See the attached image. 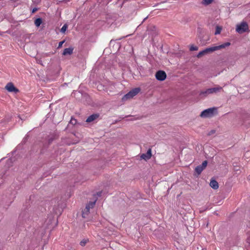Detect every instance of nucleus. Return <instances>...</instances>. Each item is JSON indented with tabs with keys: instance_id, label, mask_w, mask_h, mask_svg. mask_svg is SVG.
Instances as JSON below:
<instances>
[{
	"instance_id": "obj_20",
	"label": "nucleus",
	"mask_w": 250,
	"mask_h": 250,
	"mask_svg": "<svg viewBox=\"0 0 250 250\" xmlns=\"http://www.w3.org/2000/svg\"><path fill=\"white\" fill-rule=\"evenodd\" d=\"M86 240H83L80 242V245L82 246H84L85 244H86Z\"/></svg>"
},
{
	"instance_id": "obj_4",
	"label": "nucleus",
	"mask_w": 250,
	"mask_h": 250,
	"mask_svg": "<svg viewBox=\"0 0 250 250\" xmlns=\"http://www.w3.org/2000/svg\"><path fill=\"white\" fill-rule=\"evenodd\" d=\"M216 108H210L202 111L200 114V116L203 118H210L214 116V112Z\"/></svg>"
},
{
	"instance_id": "obj_25",
	"label": "nucleus",
	"mask_w": 250,
	"mask_h": 250,
	"mask_svg": "<svg viewBox=\"0 0 250 250\" xmlns=\"http://www.w3.org/2000/svg\"><path fill=\"white\" fill-rule=\"evenodd\" d=\"M37 9L36 8L33 9V10H32V13L35 12L37 11Z\"/></svg>"
},
{
	"instance_id": "obj_10",
	"label": "nucleus",
	"mask_w": 250,
	"mask_h": 250,
	"mask_svg": "<svg viewBox=\"0 0 250 250\" xmlns=\"http://www.w3.org/2000/svg\"><path fill=\"white\" fill-rule=\"evenodd\" d=\"M210 186L214 189H217L219 188L218 182L215 180H211L209 184Z\"/></svg>"
},
{
	"instance_id": "obj_5",
	"label": "nucleus",
	"mask_w": 250,
	"mask_h": 250,
	"mask_svg": "<svg viewBox=\"0 0 250 250\" xmlns=\"http://www.w3.org/2000/svg\"><path fill=\"white\" fill-rule=\"evenodd\" d=\"M221 90H222V87L220 86H218L215 87L208 88L205 91L202 92L201 94L208 95L209 94H212L214 93L220 92Z\"/></svg>"
},
{
	"instance_id": "obj_12",
	"label": "nucleus",
	"mask_w": 250,
	"mask_h": 250,
	"mask_svg": "<svg viewBox=\"0 0 250 250\" xmlns=\"http://www.w3.org/2000/svg\"><path fill=\"white\" fill-rule=\"evenodd\" d=\"M98 117V114H92L87 118L86 122L87 123L91 122L96 120Z\"/></svg>"
},
{
	"instance_id": "obj_22",
	"label": "nucleus",
	"mask_w": 250,
	"mask_h": 250,
	"mask_svg": "<svg viewBox=\"0 0 250 250\" xmlns=\"http://www.w3.org/2000/svg\"><path fill=\"white\" fill-rule=\"evenodd\" d=\"M215 133V130H211V131L208 133V135H210L211 134H213V133Z\"/></svg>"
},
{
	"instance_id": "obj_17",
	"label": "nucleus",
	"mask_w": 250,
	"mask_h": 250,
	"mask_svg": "<svg viewBox=\"0 0 250 250\" xmlns=\"http://www.w3.org/2000/svg\"><path fill=\"white\" fill-rule=\"evenodd\" d=\"M213 0H204L203 3L205 5H208L212 2Z\"/></svg>"
},
{
	"instance_id": "obj_21",
	"label": "nucleus",
	"mask_w": 250,
	"mask_h": 250,
	"mask_svg": "<svg viewBox=\"0 0 250 250\" xmlns=\"http://www.w3.org/2000/svg\"><path fill=\"white\" fill-rule=\"evenodd\" d=\"M64 42V41H62V42H60L59 43V45H58V48H61L62 47L63 43Z\"/></svg>"
},
{
	"instance_id": "obj_6",
	"label": "nucleus",
	"mask_w": 250,
	"mask_h": 250,
	"mask_svg": "<svg viewBox=\"0 0 250 250\" xmlns=\"http://www.w3.org/2000/svg\"><path fill=\"white\" fill-rule=\"evenodd\" d=\"M155 77L158 80L162 81L166 79L167 75L165 71L159 70L156 72Z\"/></svg>"
},
{
	"instance_id": "obj_2",
	"label": "nucleus",
	"mask_w": 250,
	"mask_h": 250,
	"mask_svg": "<svg viewBox=\"0 0 250 250\" xmlns=\"http://www.w3.org/2000/svg\"><path fill=\"white\" fill-rule=\"evenodd\" d=\"M140 91L141 89L139 87L133 88L123 97L122 100L123 101H125L132 98L133 97L138 94Z\"/></svg>"
},
{
	"instance_id": "obj_16",
	"label": "nucleus",
	"mask_w": 250,
	"mask_h": 250,
	"mask_svg": "<svg viewBox=\"0 0 250 250\" xmlns=\"http://www.w3.org/2000/svg\"><path fill=\"white\" fill-rule=\"evenodd\" d=\"M198 46H195L194 45H191L190 47V48H189V50L191 51H196V50H198Z\"/></svg>"
},
{
	"instance_id": "obj_26",
	"label": "nucleus",
	"mask_w": 250,
	"mask_h": 250,
	"mask_svg": "<svg viewBox=\"0 0 250 250\" xmlns=\"http://www.w3.org/2000/svg\"><path fill=\"white\" fill-rule=\"evenodd\" d=\"M74 121H75V124L76 123V120H74Z\"/></svg>"
},
{
	"instance_id": "obj_1",
	"label": "nucleus",
	"mask_w": 250,
	"mask_h": 250,
	"mask_svg": "<svg viewBox=\"0 0 250 250\" xmlns=\"http://www.w3.org/2000/svg\"><path fill=\"white\" fill-rule=\"evenodd\" d=\"M230 45V43L229 42H227L220 45L207 48L204 49V50L199 52L198 55H197V57L200 58L204 55H205L207 54L213 52L218 50L222 49L223 48H225L226 47L229 46Z\"/></svg>"
},
{
	"instance_id": "obj_13",
	"label": "nucleus",
	"mask_w": 250,
	"mask_h": 250,
	"mask_svg": "<svg viewBox=\"0 0 250 250\" xmlns=\"http://www.w3.org/2000/svg\"><path fill=\"white\" fill-rule=\"evenodd\" d=\"M42 22V20L41 18H38L34 21L35 25L38 27L40 26Z\"/></svg>"
},
{
	"instance_id": "obj_3",
	"label": "nucleus",
	"mask_w": 250,
	"mask_h": 250,
	"mask_svg": "<svg viewBox=\"0 0 250 250\" xmlns=\"http://www.w3.org/2000/svg\"><path fill=\"white\" fill-rule=\"evenodd\" d=\"M248 30L249 26L246 22H242L236 26V31L239 34H242Z\"/></svg>"
},
{
	"instance_id": "obj_11",
	"label": "nucleus",
	"mask_w": 250,
	"mask_h": 250,
	"mask_svg": "<svg viewBox=\"0 0 250 250\" xmlns=\"http://www.w3.org/2000/svg\"><path fill=\"white\" fill-rule=\"evenodd\" d=\"M73 48L69 47L64 49L62 55L66 56L67 55H71L73 53Z\"/></svg>"
},
{
	"instance_id": "obj_24",
	"label": "nucleus",
	"mask_w": 250,
	"mask_h": 250,
	"mask_svg": "<svg viewBox=\"0 0 250 250\" xmlns=\"http://www.w3.org/2000/svg\"><path fill=\"white\" fill-rule=\"evenodd\" d=\"M97 195L98 196H101V194H102V191H100V192H99L97 193Z\"/></svg>"
},
{
	"instance_id": "obj_19",
	"label": "nucleus",
	"mask_w": 250,
	"mask_h": 250,
	"mask_svg": "<svg viewBox=\"0 0 250 250\" xmlns=\"http://www.w3.org/2000/svg\"><path fill=\"white\" fill-rule=\"evenodd\" d=\"M67 28V25L66 24H64L63 25V26L61 28V32L62 33H64Z\"/></svg>"
},
{
	"instance_id": "obj_7",
	"label": "nucleus",
	"mask_w": 250,
	"mask_h": 250,
	"mask_svg": "<svg viewBox=\"0 0 250 250\" xmlns=\"http://www.w3.org/2000/svg\"><path fill=\"white\" fill-rule=\"evenodd\" d=\"M5 89L9 92H14L16 93L19 92V90L18 88L15 87L13 83H8L5 86Z\"/></svg>"
},
{
	"instance_id": "obj_18",
	"label": "nucleus",
	"mask_w": 250,
	"mask_h": 250,
	"mask_svg": "<svg viewBox=\"0 0 250 250\" xmlns=\"http://www.w3.org/2000/svg\"><path fill=\"white\" fill-rule=\"evenodd\" d=\"M207 164H208V162L207 161H204L201 165H200L202 168L203 169H204L206 167H207Z\"/></svg>"
},
{
	"instance_id": "obj_8",
	"label": "nucleus",
	"mask_w": 250,
	"mask_h": 250,
	"mask_svg": "<svg viewBox=\"0 0 250 250\" xmlns=\"http://www.w3.org/2000/svg\"><path fill=\"white\" fill-rule=\"evenodd\" d=\"M152 156L151 149L149 148L146 153H143L141 155V158L146 161L149 160Z\"/></svg>"
},
{
	"instance_id": "obj_15",
	"label": "nucleus",
	"mask_w": 250,
	"mask_h": 250,
	"mask_svg": "<svg viewBox=\"0 0 250 250\" xmlns=\"http://www.w3.org/2000/svg\"><path fill=\"white\" fill-rule=\"evenodd\" d=\"M222 30V28L220 26H216V29H215V35H217V34H219L220 33H221V31Z\"/></svg>"
},
{
	"instance_id": "obj_23",
	"label": "nucleus",
	"mask_w": 250,
	"mask_h": 250,
	"mask_svg": "<svg viewBox=\"0 0 250 250\" xmlns=\"http://www.w3.org/2000/svg\"><path fill=\"white\" fill-rule=\"evenodd\" d=\"M247 242L250 245V238L247 239Z\"/></svg>"
},
{
	"instance_id": "obj_9",
	"label": "nucleus",
	"mask_w": 250,
	"mask_h": 250,
	"mask_svg": "<svg viewBox=\"0 0 250 250\" xmlns=\"http://www.w3.org/2000/svg\"><path fill=\"white\" fill-rule=\"evenodd\" d=\"M96 200H97L95 199V201H94L93 202H89L88 204L86 205V208L84 209V211H85L87 213L89 212L90 209L93 208L94 207Z\"/></svg>"
},
{
	"instance_id": "obj_14",
	"label": "nucleus",
	"mask_w": 250,
	"mask_h": 250,
	"mask_svg": "<svg viewBox=\"0 0 250 250\" xmlns=\"http://www.w3.org/2000/svg\"><path fill=\"white\" fill-rule=\"evenodd\" d=\"M203 170V168L200 165L196 167L195 169V172L198 174H200Z\"/></svg>"
}]
</instances>
